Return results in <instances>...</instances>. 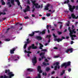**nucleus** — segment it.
Wrapping results in <instances>:
<instances>
[{
    "instance_id": "f257e3e1",
    "label": "nucleus",
    "mask_w": 78,
    "mask_h": 78,
    "mask_svg": "<svg viewBox=\"0 0 78 78\" xmlns=\"http://www.w3.org/2000/svg\"><path fill=\"white\" fill-rule=\"evenodd\" d=\"M69 2H70V0H67V1L64 2L63 3L64 4H68V6L69 7V9L70 11L71 12H73V10L75 8V6H73L72 7V5H70Z\"/></svg>"
},
{
    "instance_id": "f03ea898",
    "label": "nucleus",
    "mask_w": 78,
    "mask_h": 78,
    "mask_svg": "<svg viewBox=\"0 0 78 78\" xmlns=\"http://www.w3.org/2000/svg\"><path fill=\"white\" fill-rule=\"evenodd\" d=\"M59 62H56L53 64V66H55L54 67V70H57V68L58 69H60V66L59 65Z\"/></svg>"
},
{
    "instance_id": "7ed1b4c3",
    "label": "nucleus",
    "mask_w": 78,
    "mask_h": 78,
    "mask_svg": "<svg viewBox=\"0 0 78 78\" xmlns=\"http://www.w3.org/2000/svg\"><path fill=\"white\" fill-rule=\"evenodd\" d=\"M32 2L33 5H34V6H35V8L37 9V8H40L41 7V5H39V4L37 3H36V1H32Z\"/></svg>"
},
{
    "instance_id": "20e7f679",
    "label": "nucleus",
    "mask_w": 78,
    "mask_h": 78,
    "mask_svg": "<svg viewBox=\"0 0 78 78\" xmlns=\"http://www.w3.org/2000/svg\"><path fill=\"white\" fill-rule=\"evenodd\" d=\"M32 62L33 63V66H35L36 64L37 63V58L36 56H34L32 59Z\"/></svg>"
},
{
    "instance_id": "39448f33",
    "label": "nucleus",
    "mask_w": 78,
    "mask_h": 78,
    "mask_svg": "<svg viewBox=\"0 0 78 78\" xmlns=\"http://www.w3.org/2000/svg\"><path fill=\"white\" fill-rule=\"evenodd\" d=\"M44 55H45V52H41L40 54V56L41 57V59L40 58H39V61H41L42 59H44H44H45L46 58V57L44 56Z\"/></svg>"
},
{
    "instance_id": "423d86ee",
    "label": "nucleus",
    "mask_w": 78,
    "mask_h": 78,
    "mask_svg": "<svg viewBox=\"0 0 78 78\" xmlns=\"http://www.w3.org/2000/svg\"><path fill=\"white\" fill-rule=\"evenodd\" d=\"M68 31H69L70 33L69 34H73V33L74 34L76 33V31H75V29H73L72 30L70 29V27H69L68 28Z\"/></svg>"
},
{
    "instance_id": "0eeeda50",
    "label": "nucleus",
    "mask_w": 78,
    "mask_h": 78,
    "mask_svg": "<svg viewBox=\"0 0 78 78\" xmlns=\"http://www.w3.org/2000/svg\"><path fill=\"white\" fill-rule=\"evenodd\" d=\"M62 38L61 39L60 38H54V41H57L58 42H59L62 41L63 40V39H66V38H65V37H63V36H62Z\"/></svg>"
},
{
    "instance_id": "6e6552de",
    "label": "nucleus",
    "mask_w": 78,
    "mask_h": 78,
    "mask_svg": "<svg viewBox=\"0 0 78 78\" xmlns=\"http://www.w3.org/2000/svg\"><path fill=\"white\" fill-rule=\"evenodd\" d=\"M35 45V44H32L31 45V46L28 47V50H30V49H31V48H32L33 49H37V46H34Z\"/></svg>"
},
{
    "instance_id": "1a4fd4ad",
    "label": "nucleus",
    "mask_w": 78,
    "mask_h": 78,
    "mask_svg": "<svg viewBox=\"0 0 78 78\" xmlns=\"http://www.w3.org/2000/svg\"><path fill=\"white\" fill-rule=\"evenodd\" d=\"M27 11H30V7L29 5H27V7L23 10L24 12H26Z\"/></svg>"
},
{
    "instance_id": "9d476101",
    "label": "nucleus",
    "mask_w": 78,
    "mask_h": 78,
    "mask_svg": "<svg viewBox=\"0 0 78 78\" xmlns=\"http://www.w3.org/2000/svg\"><path fill=\"white\" fill-rule=\"evenodd\" d=\"M16 48H17V47H16L15 48H13L12 49L10 50V52L11 54H14V51L16 50Z\"/></svg>"
},
{
    "instance_id": "9b49d317",
    "label": "nucleus",
    "mask_w": 78,
    "mask_h": 78,
    "mask_svg": "<svg viewBox=\"0 0 78 78\" xmlns=\"http://www.w3.org/2000/svg\"><path fill=\"white\" fill-rule=\"evenodd\" d=\"M50 6V4H48L44 9V10H46V11H47V10H48V9H49L48 7H49V6Z\"/></svg>"
},
{
    "instance_id": "f8f14e48",
    "label": "nucleus",
    "mask_w": 78,
    "mask_h": 78,
    "mask_svg": "<svg viewBox=\"0 0 78 78\" xmlns=\"http://www.w3.org/2000/svg\"><path fill=\"white\" fill-rule=\"evenodd\" d=\"M71 16L72 17L73 19H77L78 18V16H77V17H76V16L75 15L74 13H72L71 14Z\"/></svg>"
},
{
    "instance_id": "ddd939ff",
    "label": "nucleus",
    "mask_w": 78,
    "mask_h": 78,
    "mask_svg": "<svg viewBox=\"0 0 78 78\" xmlns=\"http://www.w3.org/2000/svg\"><path fill=\"white\" fill-rule=\"evenodd\" d=\"M69 51H70V53H72L73 52V48H70L66 50V52L68 53Z\"/></svg>"
},
{
    "instance_id": "4468645a",
    "label": "nucleus",
    "mask_w": 78,
    "mask_h": 78,
    "mask_svg": "<svg viewBox=\"0 0 78 78\" xmlns=\"http://www.w3.org/2000/svg\"><path fill=\"white\" fill-rule=\"evenodd\" d=\"M35 38L36 39H37L38 41H41L42 39V37L41 36H37Z\"/></svg>"
},
{
    "instance_id": "2eb2a0df",
    "label": "nucleus",
    "mask_w": 78,
    "mask_h": 78,
    "mask_svg": "<svg viewBox=\"0 0 78 78\" xmlns=\"http://www.w3.org/2000/svg\"><path fill=\"white\" fill-rule=\"evenodd\" d=\"M12 72H9L8 73V74L9 75V77H12L14 76V74L12 73Z\"/></svg>"
},
{
    "instance_id": "dca6fc26",
    "label": "nucleus",
    "mask_w": 78,
    "mask_h": 78,
    "mask_svg": "<svg viewBox=\"0 0 78 78\" xmlns=\"http://www.w3.org/2000/svg\"><path fill=\"white\" fill-rule=\"evenodd\" d=\"M64 63V66L66 65L67 66H70V64H71V62H68L67 63Z\"/></svg>"
},
{
    "instance_id": "f3484780",
    "label": "nucleus",
    "mask_w": 78,
    "mask_h": 78,
    "mask_svg": "<svg viewBox=\"0 0 78 78\" xmlns=\"http://www.w3.org/2000/svg\"><path fill=\"white\" fill-rule=\"evenodd\" d=\"M46 29H44L43 30L42 32H41L40 33V34H44L45 33V31H46Z\"/></svg>"
},
{
    "instance_id": "a211bd4d",
    "label": "nucleus",
    "mask_w": 78,
    "mask_h": 78,
    "mask_svg": "<svg viewBox=\"0 0 78 78\" xmlns=\"http://www.w3.org/2000/svg\"><path fill=\"white\" fill-rule=\"evenodd\" d=\"M64 63H63L61 65L60 67H61V68H62L63 67L65 66V69H66L67 68V67H68V66H67L66 65H64Z\"/></svg>"
},
{
    "instance_id": "6ab92c4d",
    "label": "nucleus",
    "mask_w": 78,
    "mask_h": 78,
    "mask_svg": "<svg viewBox=\"0 0 78 78\" xmlns=\"http://www.w3.org/2000/svg\"><path fill=\"white\" fill-rule=\"evenodd\" d=\"M45 70L46 72H49V71L50 70V68L49 67H47L46 68Z\"/></svg>"
},
{
    "instance_id": "aec40b11",
    "label": "nucleus",
    "mask_w": 78,
    "mask_h": 78,
    "mask_svg": "<svg viewBox=\"0 0 78 78\" xmlns=\"http://www.w3.org/2000/svg\"><path fill=\"white\" fill-rule=\"evenodd\" d=\"M33 69L31 68H29L27 69V71L30 72H33Z\"/></svg>"
},
{
    "instance_id": "412c9836",
    "label": "nucleus",
    "mask_w": 78,
    "mask_h": 78,
    "mask_svg": "<svg viewBox=\"0 0 78 78\" xmlns=\"http://www.w3.org/2000/svg\"><path fill=\"white\" fill-rule=\"evenodd\" d=\"M35 78H41V74L39 73L37 74V76L35 77Z\"/></svg>"
},
{
    "instance_id": "4be33fe9",
    "label": "nucleus",
    "mask_w": 78,
    "mask_h": 78,
    "mask_svg": "<svg viewBox=\"0 0 78 78\" xmlns=\"http://www.w3.org/2000/svg\"><path fill=\"white\" fill-rule=\"evenodd\" d=\"M41 70V67L40 66H38L37 67V70L38 71H39V70Z\"/></svg>"
},
{
    "instance_id": "5701e85b",
    "label": "nucleus",
    "mask_w": 78,
    "mask_h": 78,
    "mask_svg": "<svg viewBox=\"0 0 78 78\" xmlns=\"http://www.w3.org/2000/svg\"><path fill=\"white\" fill-rule=\"evenodd\" d=\"M34 35V32H33L32 34H29V36H31V37H33Z\"/></svg>"
},
{
    "instance_id": "b1692460",
    "label": "nucleus",
    "mask_w": 78,
    "mask_h": 78,
    "mask_svg": "<svg viewBox=\"0 0 78 78\" xmlns=\"http://www.w3.org/2000/svg\"><path fill=\"white\" fill-rule=\"evenodd\" d=\"M51 36V35H47L46 36V38H48V39H50Z\"/></svg>"
},
{
    "instance_id": "393cba45",
    "label": "nucleus",
    "mask_w": 78,
    "mask_h": 78,
    "mask_svg": "<svg viewBox=\"0 0 78 78\" xmlns=\"http://www.w3.org/2000/svg\"><path fill=\"white\" fill-rule=\"evenodd\" d=\"M11 3L13 5H14V0H11Z\"/></svg>"
},
{
    "instance_id": "a878e982",
    "label": "nucleus",
    "mask_w": 78,
    "mask_h": 78,
    "mask_svg": "<svg viewBox=\"0 0 78 78\" xmlns=\"http://www.w3.org/2000/svg\"><path fill=\"white\" fill-rule=\"evenodd\" d=\"M2 5H5V2L3 1H1Z\"/></svg>"
},
{
    "instance_id": "bb28decb",
    "label": "nucleus",
    "mask_w": 78,
    "mask_h": 78,
    "mask_svg": "<svg viewBox=\"0 0 78 78\" xmlns=\"http://www.w3.org/2000/svg\"><path fill=\"white\" fill-rule=\"evenodd\" d=\"M7 4L9 5V8H10V7H11L12 6V5H11L10 4V2H9L8 3H7Z\"/></svg>"
},
{
    "instance_id": "cd10ccee",
    "label": "nucleus",
    "mask_w": 78,
    "mask_h": 78,
    "mask_svg": "<svg viewBox=\"0 0 78 78\" xmlns=\"http://www.w3.org/2000/svg\"><path fill=\"white\" fill-rule=\"evenodd\" d=\"M50 27V28H51V25H47V27H46V28L47 29H48V28Z\"/></svg>"
},
{
    "instance_id": "c85d7f7f",
    "label": "nucleus",
    "mask_w": 78,
    "mask_h": 78,
    "mask_svg": "<svg viewBox=\"0 0 78 78\" xmlns=\"http://www.w3.org/2000/svg\"><path fill=\"white\" fill-rule=\"evenodd\" d=\"M42 75L43 76H47V74L46 72H43L42 73Z\"/></svg>"
},
{
    "instance_id": "c756f323",
    "label": "nucleus",
    "mask_w": 78,
    "mask_h": 78,
    "mask_svg": "<svg viewBox=\"0 0 78 78\" xmlns=\"http://www.w3.org/2000/svg\"><path fill=\"white\" fill-rule=\"evenodd\" d=\"M70 36H71L73 37H76V36L75 35H73V34H69Z\"/></svg>"
},
{
    "instance_id": "7c9ffc66",
    "label": "nucleus",
    "mask_w": 78,
    "mask_h": 78,
    "mask_svg": "<svg viewBox=\"0 0 78 78\" xmlns=\"http://www.w3.org/2000/svg\"><path fill=\"white\" fill-rule=\"evenodd\" d=\"M9 70L8 69V70H5V73H8V72H9Z\"/></svg>"
},
{
    "instance_id": "2f4dec72",
    "label": "nucleus",
    "mask_w": 78,
    "mask_h": 78,
    "mask_svg": "<svg viewBox=\"0 0 78 78\" xmlns=\"http://www.w3.org/2000/svg\"><path fill=\"white\" fill-rule=\"evenodd\" d=\"M41 51H45V52H46V51H47V49H43L41 50Z\"/></svg>"
},
{
    "instance_id": "473e14b6",
    "label": "nucleus",
    "mask_w": 78,
    "mask_h": 78,
    "mask_svg": "<svg viewBox=\"0 0 78 78\" xmlns=\"http://www.w3.org/2000/svg\"><path fill=\"white\" fill-rule=\"evenodd\" d=\"M10 30V28H8L7 29H6V31L5 32V33H8V32L9 31V30Z\"/></svg>"
},
{
    "instance_id": "72a5a7b5",
    "label": "nucleus",
    "mask_w": 78,
    "mask_h": 78,
    "mask_svg": "<svg viewBox=\"0 0 78 78\" xmlns=\"http://www.w3.org/2000/svg\"><path fill=\"white\" fill-rule=\"evenodd\" d=\"M27 44H24L23 47V48L24 49H25H25H26V48H27Z\"/></svg>"
},
{
    "instance_id": "f704fd0d",
    "label": "nucleus",
    "mask_w": 78,
    "mask_h": 78,
    "mask_svg": "<svg viewBox=\"0 0 78 78\" xmlns=\"http://www.w3.org/2000/svg\"><path fill=\"white\" fill-rule=\"evenodd\" d=\"M0 13V14H1V15H5L6 14V13L5 12H1Z\"/></svg>"
},
{
    "instance_id": "c9c22d12",
    "label": "nucleus",
    "mask_w": 78,
    "mask_h": 78,
    "mask_svg": "<svg viewBox=\"0 0 78 78\" xmlns=\"http://www.w3.org/2000/svg\"><path fill=\"white\" fill-rule=\"evenodd\" d=\"M11 41V40L9 39V38L6 39L5 40V41L6 42L8 41Z\"/></svg>"
},
{
    "instance_id": "e433bc0d",
    "label": "nucleus",
    "mask_w": 78,
    "mask_h": 78,
    "mask_svg": "<svg viewBox=\"0 0 78 78\" xmlns=\"http://www.w3.org/2000/svg\"><path fill=\"white\" fill-rule=\"evenodd\" d=\"M25 44H26V45H27V44H30V42L26 41L25 42Z\"/></svg>"
},
{
    "instance_id": "4c0bfd02",
    "label": "nucleus",
    "mask_w": 78,
    "mask_h": 78,
    "mask_svg": "<svg viewBox=\"0 0 78 78\" xmlns=\"http://www.w3.org/2000/svg\"><path fill=\"white\" fill-rule=\"evenodd\" d=\"M27 3L28 4H29V5H30V1L29 0H27Z\"/></svg>"
},
{
    "instance_id": "58836bf2",
    "label": "nucleus",
    "mask_w": 78,
    "mask_h": 78,
    "mask_svg": "<svg viewBox=\"0 0 78 78\" xmlns=\"http://www.w3.org/2000/svg\"><path fill=\"white\" fill-rule=\"evenodd\" d=\"M58 34H59V35H60V34H62V33L61 32H59V31H58Z\"/></svg>"
},
{
    "instance_id": "ea45409f",
    "label": "nucleus",
    "mask_w": 78,
    "mask_h": 78,
    "mask_svg": "<svg viewBox=\"0 0 78 78\" xmlns=\"http://www.w3.org/2000/svg\"><path fill=\"white\" fill-rule=\"evenodd\" d=\"M46 15L47 17H49V16H50L51 14L50 13H47Z\"/></svg>"
},
{
    "instance_id": "a19ab883",
    "label": "nucleus",
    "mask_w": 78,
    "mask_h": 78,
    "mask_svg": "<svg viewBox=\"0 0 78 78\" xmlns=\"http://www.w3.org/2000/svg\"><path fill=\"white\" fill-rule=\"evenodd\" d=\"M43 64L44 66H47V64H46V63H45V62H43Z\"/></svg>"
},
{
    "instance_id": "79ce46f5",
    "label": "nucleus",
    "mask_w": 78,
    "mask_h": 78,
    "mask_svg": "<svg viewBox=\"0 0 78 78\" xmlns=\"http://www.w3.org/2000/svg\"><path fill=\"white\" fill-rule=\"evenodd\" d=\"M75 9L76 10H78V6L77 5L76 6H75Z\"/></svg>"
},
{
    "instance_id": "37998d69",
    "label": "nucleus",
    "mask_w": 78,
    "mask_h": 78,
    "mask_svg": "<svg viewBox=\"0 0 78 78\" xmlns=\"http://www.w3.org/2000/svg\"><path fill=\"white\" fill-rule=\"evenodd\" d=\"M38 72H39V73H42V70L41 69L40 70H39V71H38Z\"/></svg>"
},
{
    "instance_id": "c03bdc74",
    "label": "nucleus",
    "mask_w": 78,
    "mask_h": 78,
    "mask_svg": "<svg viewBox=\"0 0 78 78\" xmlns=\"http://www.w3.org/2000/svg\"><path fill=\"white\" fill-rule=\"evenodd\" d=\"M24 19H29V17H28V16H27L26 17H24Z\"/></svg>"
},
{
    "instance_id": "a18cd8bd",
    "label": "nucleus",
    "mask_w": 78,
    "mask_h": 78,
    "mask_svg": "<svg viewBox=\"0 0 78 78\" xmlns=\"http://www.w3.org/2000/svg\"><path fill=\"white\" fill-rule=\"evenodd\" d=\"M70 36V37H71V40H74V38H73V37H72V36Z\"/></svg>"
},
{
    "instance_id": "49530a36",
    "label": "nucleus",
    "mask_w": 78,
    "mask_h": 78,
    "mask_svg": "<svg viewBox=\"0 0 78 78\" xmlns=\"http://www.w3.org/2000/svg\"><path fill=\"white\" fill-rule=\"evenodd\" d=\"M10 29H12V28H14V26H11L10 28H9Z\"/></svg>"
},
{
    "instance_id": "de8ad7c7",
    "label": "nucleus",
    "mask_w": 78,
    "mask_h": 78,
    "mask_svg": "<svg viewBox=\"0 0 78 78\" xmlns=\"http://www.w3.org/2000/svg\"><path fill=\"white\" fill-rule=\"evenodd\" d=\"M2 20L4 21L5 20V19H6V18L5 17V18H2Z\"/></svg>"
},
{
    "instance_id": "09e8293b",
    "label": "nucleus",
    "mask_w": 78,
    "mask_h": 78,
    "mask_svg": "<svg viewBox=\"0 0 78 78\" xmlns=\"http://www.w3.org/2000/svg\"><path fill=\"white\" fill-rule=\"evenodd\" d=\"M59 56H54V58H59Z\"/></svg>"
},
{
    "instance_id": "8fccbe9b",
    "label": "nucleus",
    "mask_w": 78,
    "mask_h": 78,
    "mask_svg": "<svg viewBox=\"0 0 78 78\" xmlns=\"http://www.w3.org/2000/svg\"><path fill=\"white\" fill-rule=\"evenodd\" d=\"M70 1H71V2H72L73 3L75 2V1H74V0H70Z\"/></svg>"
},
{
    "instance_id": "3c124183",
    "label": "nucleus",
    "mask_w": 78,
    "mask_h": 78,
    "mask_svg": "<svg viewBox=\"0 0 78 78\" xmlns=\"http://www.w3.org/2000/svg\"><path fill=\"white\" fill-rule=\"evenodd\" d=\"M6 11H7V9H5L3 10V12H5Z\"/></svg>"
},
{
    "instance_id": "603ef678",
    "label": "nucleus",
    "mask_w": 78,
    "mask_h": 78,
    "mask_svg": "<svg viewBox=\"0 0 78 78\" xmlns=\"http://www.w3.org/2000/svg\"><path fill=\"white\" fill-rule=\"evenodd\" d=\"M55 73V71H53L52 72H51V74H52V75H53V74H54V73Z\"/></svg>"
},
{
    "instance_id": "864d4df0",
    "label": "nucleus",
    "mask_w": 78,
    "mask_h": 78,
    "mask_svg": "<svg viewBox=\"0 0 78 78\" xmlns=\"http://www.w3.org/2000/svg\"><path fill=\"white\" fill-rule=\"evenodd\" d=\"M34 11H35V8H34L33 9V10H32V11L33 12H34Z\"/></svg>"
},
{
    "instance_id": "5fc2aeb1",
    "label": "nucleus",
    "mask_w": 78,
    "mask_h": 78,
    "mask_svg": "<svg viewBox=\"0 0 78 78\" xmlns=\"http://www.w3.org/2000/svg\"><path fill=\"white\" fill-rule=\"evenodd\" d=\"M33 32H34V33H39L40 32V31H35Z\"/></svg>"
},
{
    "instance_id": "6e6d98bb",
    "label": "nucleus",
    "mask_w": 78,
    "mask_h": 78,
    "mask_svg": "<svg viewBox=\"0 0 78 78\" xmlns=\"http://www.w3.org/2000/svg\"><path fill=\"white\" fill-rule=\"evenodd\" d=\"M29 38H27V42H31L30 41H29Z\"/></svg>"
},
{
    "instance_id": "4d7b16f0",
    "label": "nucleus",
    "mask_w": 78,
    "mask_h": 78,
    "mask_svg": "<svg viewBox=\"0 0 78 78\" xmlns=\"http://www.w3.org/2000/svg\"><path fill=\"white\" fill-rule=\"evenodd\" d=\"M40 45L41 46L40 47H44V46L43 45H42V44H41V43L40 44Z\"/></svg>"
},
{
    "instance_id": "13d9d810",
    "label": "nucleus",
    "mask_w": 78,
    "mask_h": 78,
    "mask_svg": "<svg viewBox=\"0 0 78 78\" xmlns=\"http://www.w3.org/2000/svg\"><path fill=\"white\" fill-rule=\"evenodd\" d=\"M8 78V76H6L5 75L4 76V78Z\"/></svg>"
},
{
    "instance_id": "bf43d9fd",
    "label": "nucleus",
    "mask_w": 78,
    "mask_h": 78,
    "mask_svg": "<svg viewBox=\"0 0 78 78\" xmlns=\"http://www.w3.org/2000/svg\"><path fill=\"white\" fill-rule=\"evenodd\" d=\"M78 22H76V23H75V25L76 26V25H77V24H78Z\"/></svg>"
},
{
    "instance_id": "052dcab7",
    "label": "nucleus",
    "mask_w": 78,
    "mask_h": 78,
    "mask_svg": "<svg viewBox=\"0 0 78 78\" xmlns=\"http://www.w3.org/2000/svg\"><path fill=\"white\" fill-rule=\"evenodd\" d=\"M69 36H66V39H69Z\"/></svg>"
},
{
    "instance_id": "680f3d73",
    "label": "nucleus",
    "mask_w": 78,
    "mask_h": 78,
    "mask_svg": "<svg viewBox=\"0 0 78 78\" xmlns=\"http://www.w3.org/2000/svg\"><path fill=\"white\" fill-rule=\"evenodd\" d=\"M54 49H55V50H58V48L57 47H54Z\"/></svg>"
},
{
    "instance_id": "e2e57ef3",
    "label": "nucleus",
    "mask_w": 78,
    "mask_h": 78,
    "mask_svg": "<svg viewBox=\"0 0 78 78\" xmlns=\"http://www.w3.org/2000/svg\"><path fill=\"white\" fill-rule=\"evenodd\" d=\"M17 3H18V6H19L20 4V2H17Z\"/></svg>"
},
{
    "instance_id": "0e129e2a",
    "label": "nucleus",
    "mask_w": 78,
    "mask_h": 78,
    "mask_svg": "<svg viewBox=\"0 0 78 78\" xmlns=\"http://www.w3.org/2000/svg\"><path fill=\"white\" fill-rule=\"evenodd\" d=\"M27 53H29V54H30L31 53V52L30 51H28L27 52Z\"/></svg>"
},
{
    "instance_id": "69168bd1",
    "label": "nucleus",
    "mask_w": 78,
    "mask_h": 78,
    "mask_svg": "<svg viewBox=\"0 0 78 78\" xmlns=\"http://www.w3.org/2000/svg\"><path fill=\"white\" fill-rule=\"evenodd\" d=\"M68 72H70V71H71V69L70 68H69L68 69Z\"/></svg>"
},
{
    "instance_id": "338daca9",
    "label": "nucleus",
    "mask_w": 78,
    "mask_h": 78,
    "mask_svg": "<svg viewBox=\"0 0 78 78\" xmlns=\"http://www.w3.org/2000/svg\"><path fill=\"white\" fill-rule=\"evenodd\" d=\"M42 20H45V17H43L42 18Z\"/></svg>"
},
{
    "instance_id": "774afa93",
    "label": "nucleus",
    "mask_w": 78,
    "mask_h": 78,
    "mask_svg": "<svg viewBox=\"0 0 78 78\" xmlns=\"http://www.w3.org/2000/svg\"><path fill=\"white\" fill-rule=\"evenodd\" d=\"M73 44V41H71V44Z\"/></svg>"
}]
</instances>
